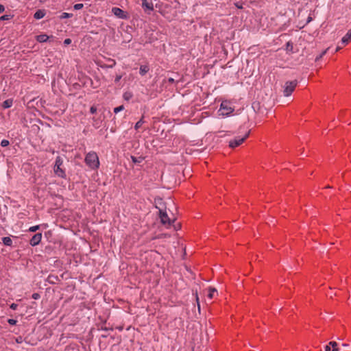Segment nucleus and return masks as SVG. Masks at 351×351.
<instances>
[{
    "label": "nucleus",
    "mask_w": 351,
    "mask_h": 351,
    "mask_svg": "<svg viewBox=\"0 0 351 351\" xmlns=\"http://www.w3.org/2000/svg\"><path fill=\"white\" fill-rule=\"evenodd\" d=\"M84 162L92 169H97L99 167V157L95 152H88L86 155Z\"/></svg>",
    "instance_id": "1"
},
{
    "label": "nucleus",
    "mask_w": 351,
    "mask_h": 351,
    "mask_svg": "<svg viewBox=\"0 0 351 351\" xmlns=\"http://www.w3.org/2000/svg\"><path fill=\"white\" fill-rule=\"evenodd\" d=\"M63 164V160L60 156H57L55 161V165L53 167V171L56 176L60 178H65L66 175L64 169H62V165Z\"/></svg>",
    "instance_id": "2"
},
{
    "label": "nucleus",
    "mask_w": 351,
    "mask_h": 351,
    "mask_svg": "<svg viewBox=\"0 0 351 351\" xmlns=\"http://www.w3.org/2000/svg\"><path fill=\"white\" fill-rule=\"evenodd\" d=\"M298 84V82L297 80L286 82L285 84V86H284V90H283L284 95L285 97L290 96L292 94V93L294 91Z\"/></svg>",
    "instance_id": "3"
},
{
    "label": "nucleus",
    "mask_w": 351,
    "mask_h": 351,
    "mask_svg": "<svg viewBox=\"0 0 351 351\" xmlns=\"http://www.w3.org/2000/svg\"><path fill=\"white\" fill-rule=\"evenodd\" d=\"M250 134V130H248L243 137H236L234 139L230 141L229 147L231 148H235L241 145L249 136Z\"/></svg>",
    "instance_id": "4"
},
{
    "label": "nucleus",
    "mask_w": 351,
    "mask_h": 351,
    "mask_svg": "<svg viewBox=\"0 0 351 351\" xmlns=\"http://www.w3.org/2000/svg\"><path fill=\"white\" fill-rule=\"evenodd\" d=\"M159 216L161 223L163 225L167 226V227H169L172 223L175 222V219H170L167 212L162 209L159 210Z\"/></svg>",
    "instance_id": "5"
},
{
    "label": "nucleus",
    "mask_w": 351,
    "mask_h": 351,
    "mask_svg": "<svg viewBox=\"0 0 351 351\" xmlns=\"http://www.w3.org/2000/svg\"><path fill=\"white\" fill-rule=\"evenodd\" d=\"M219 110L221 111L222 115L228 116L233 112L234 108L230 106V104L228 101H222Z\"/></svg>",
    "instance_id": "6"
},
{
    "label": "nucleus",
    "mask_w": 351,
    "mask_h": 351,
    "mask_svg": "<svg viewBox=\"0 0 351 351\" xmlns=\"http://www.w3.org/2000/svg\"><path fill=\"white\" fill-rule=\"evenodd\" d=\"M112 12L119 19H127L128 18L127 12L119 8H112Z\"/></svg>",
    "instance_id": "7"
},
{
    "label": "nucleus",
    "mask_w": 351,
    "mask_h": 351,
    "mask_svg": "<svg viewBox=\"0 0 351 351\" xmlns=\"http://www.w3.org/2000/svg\"><path fill=\"white\" fill-rule=\"evenodd\" d=\"M142 8L145 12L149 14L152 11L154 10V4L152 0H143Z\"/></svg>",
    "instance_id": "8"
},
{
    "label": "nucleus",
    "mask_w": 351,
    "mask_h": 351,
    "mask_svg": "<svg viewBox=\"0 0 351 351\" xmlns=\"http://www.w3.org/2000/svg\"><path fill=\"white\" fill-rule=\"evenodd\" d=\"M41 239L42 233H36L32 237L29 243L32 246H36L40 243Z\"/></svg>",
    "instance_id": "9"
},
{
    "label": "nucleus",
    "mask_w": 351,
    "mask_h": 351,
    "mask_svg": "<svg viewBox=\"0 0 351 351\" xmlns=\"http://www.w3.org/2000/svg\"><path fill=\"white\" fill-rule=\"evenodd\" d=\"M351 40V30L349 31L341 40L343 45H346Z\"/></svg>",
    "instance_id": "10"
},
{
    "label": "nucleus",
    "mask_w": 351,
    "mask_h": 351,
    "mask_svg": "<svg viewBox=\"0 0 351 351\" xmlns=\"http://www.w3.org/2000/svg\"><path fill=\"white\" fill-rule=\"evenodd\" d=\"M46 14V11L45 10H38L34 14V18L35 19L39 20L43 19Z\"/></svg>",
    "instance_id": "11"
},
{
    "label": "nucleus",
    "mask_w": 351,
    "mask_h": 351,
    "mask_svg": "<svg viewBox=\"0 0 351 351\" xmlns=\"http://www.w3.org/2000/svg\"><path fill=\"white\" fill-rule=\"evenodd\" d=\"M49 38L47 34H40L36 36V40L39 43H45L48 40Z\"/></svg>",
    "instance_id": "12"
},
{
    "label": "nucleus",
    "mask_w": 351,
    "mask_h": 351,
    "mask_svg": "<svg viewBox=\"0 0 351 351\" xmlns=\"http://www.w3.org/2000/svg\"><path fill=\"white\" fill-rule=\"evenodd\" d=\"M149 71L148 65H141L139 69V73L141 75H145Z\"/></svg>",
    "instance_id": "13"
},
{
    "label": "nucleus",
    "mask_w": 351,
    "mask_h": 351,
    "mask_svg": "<svg viewBox=\"0 0 351 351\" xmlns=\"http://www.w3.org/2000/svg\"><path fill=\"white\" fill-rule=\"evenodd\" d=\"M13 104V99H6L5 100L3 103H2V107L3 108H10Z\"/></svg>",
    "instance_id": "14"
},
{
    "label": "nucleus",
    "mask_w": 351,
    "mask_h": 351,
    "mask_svg": "<svg viewBox=\"0 0 351 351\" xmlns=\"http://www.w3.org/2000/svg\"><path fill=\"white\" fill-rule=\"evenodd\" d=\"M3 243L6 246H11L12 244V241L10 237H5L2 238Z\"/></svg>",
    "instance_id": "15"
},
{
    "label": "nucleus",
    "mask_w": 351,
    "mask_h": 351,
    "mask_svg": "<svg viewBox=\"0 0 351 351\" xmlns=\"http://www.w3.org/2000/svg\"><path fill=\"white\" fill-rule=\"evenodd\" d=\"M116 65V61L113 59L109 60V64L101 66L102 68H112Z\"/></svg>",
    "instance_id": "16"
},
{
    "label": "nucleus",
    "mask_w": 351,
    "mask_h": 351,
    "mask_svg": "<svg viewBox=\"0 0 351 351\" xmlns=\"http://www.w3.org/2000/svg\"><path fill=\"white\" fill-rule=\"evenodd\" d=\"M143 119H144V116H143V117H141V119L138 122H136V124H135V125H134V128H135V130H138V129L141 127V125H143V123H144V120H143Z\"/></svg>",
    "instance_id": "17"
},
{
    "label": "nucleus",
    "mask_w": 351,
    "mask_h": 351,
    "mask_svg": "<svg viewBox=\"0 0 351 351\" xmlns=\"http://www.w3.org/2000/svg\"><path fill=\"white\" fill-rule=\"evenodd\" d=\"M216 292H217V290L215 288L210 287L208 289V297L209 298L212 299L214 297L215 293H216Z\"/></svg>",
    "instance_id": "18"
},
{
    "label": "nucleus",
    "mask_w": 351,
    "mask_h": 351,
    "mask_svg": "<svg viewBox=\"0 0 351 351\" xmlns=\"http://www.w3.org/2000/svg\"><path fill=\"white\" fill-rule=\"evenodd\" d=\"M73 16V14L71 13H67V12H62L61 15L60 16V19L71 18Z\"/></svg>",
    "instance_id": "19"
},
{
    "label": "nucleus",
    "mask_w": 351,
    "mask_h": 351,
    "mask_svg": "<svg viewBox=\"0 0 351 351\" xmlns=\"http://www.w3.org/2000/svg\"><path fill=\"white\" fill-rule=\"evenodd\" d=\"M329 346L332 347V351H339V348H337V343L335 341H330Z\"/></svg>",
    "instance_id": "20"
},
{
    "label": "nucleus",
    "mask_w": 351,
    "mask_h": 351,
    "mask_svg": "<svg viewBox=\"0 0 351 351\" xmlns=\"http://www.w3.org/2000/svg\"><path fill=\"white\" fill-rule=\"evenodd\" d=\"M328 50V48L323 51L318 56L316 57L315 61H319L322 58V57L326 53L327 51Z\"/></svg>",
    "instance_id": "21"
},
{
    "label": "nucleus",
    "mask_w": 351,
    "mask_h": 351,
    "mask_svg": "<svg viewBox=\"0 0 351 351\" xmlns=\"http://www.w3.org/2000/svg\"><path fill=\"white\" fill-rule=\"evenodd\" d=\"M123 109H124V107H123V105L119 106L116 107V108H114V113H118V112L122 111Z\"/></svg>",
    "instance_id": "22"
},
{
    "label": "nucleus",
    "mask_w": 351,
    "mask_h": 351,
    "mask_svg": "<svg viewBox=\"0 0 351 351\" xmlns=\"http://www.w3.org/2000/svg\"><path fill=\"white\" fill-rule=\"evenodd\" d=\"M39 228H40V226H38V225L34 226L29 228V231L32 232H34L37 231Z\"/></svg>",
    "instance_id": "23"
},
{
    "label": "nucleus",
    "mask_w": 351,
    "mask_h": 351,
    "mask_svg": "<svg viewBox=\"0 0 351 351\" xmlns=\"http://www.w3.org/2000/svg\"><path fill=\"white\" fill-rule=\"evenodd\" d=\"M9 144H10L9 141H8V140H6V139H3V140H2V141H1V145L2 147H7V146H8V145H9Z\"/></svg>",
    "instance_id": "24"
},
{
    "label": "nucleus",
    "mask_w": 351,
    "mask_h": 351,
    "mask_svg": "<svg viewBox=\"0 0 351 351\" xmlns=\"http://www.w3.org/2000/svg\"><path fill=\"white\" fill-rule=\"evenodd\" d=\"M10 19H11V16L8 15V14L3 15L0 17L1 21H7V20H10Z\"/></svg>",
    "instance_id": "25"
},
{
    "label": "nucleus",
    "mask_w": 351,
    "mask_h": 351,
    "mask_svg": "<svg viewBox=\"0 0 351 351\" xmlns=\"http://www.w3.org/2000/svg\"><path fill=\"white\" fill-rule=\"evenodd\" d=\"M292 49H293V45H292V43H291L290 42H288L286 44V50H287V51H292Z\"/></svg>",
    "instance_id": "26"
},
{
    "label": "nucleus",
    "mask_w": 351,
    "mask_h": 351,
    "mask_svg": "<svg viewBox=\"0 0 351 351\" xmlns=\"http://www.w3.org/2000/svg\"><path fill=\"white\" fill-rule=\"evenodd\" d=\"M84 7V5L82 3H77L74 5L73 8L75 10H78L82 9Z\"/></svg>",
    "instance_id": "27"
},
{
    "label": "nucleus",
    "mask_w": 351,
    "mask_h": 351,
    "mask_svg": "<svg viewBox=\"0 0 351 351\" xmlns=\"http://www.w3.org/2000/svg\"><path fill=\"white\" fill-rule=\"evenodd\" d=\"M132 94L130 93H125L123 95V97L125 100H129L132 97Z\"/></svg>",
    "instance_id": "28"
},
{
    "label": "nucleus",
    "mask_w": 351,
    "mask_h": 351,
    "mask_svg": "<svg viewBox=\"0 0 351 351\" xmlns=\"http://www.w3.org/2000/svg\"><path fill=\"white\" fill-rule=\"evenodd\" d=\"M32 298L34 300H38L40 298V295L38 293H34L32 295Z\"/></svg>",
    "instance_id": "29"
},
{
    "label": "nucleus",
    "mask_w": 351,
    "mask_h": 351,
    "mask_svg": "<svg viewBox=\"0 0 351 351\" xmlns=\"http://www.w3.org/2000/svg\"><path fill=\"white\" fill-rule=\"evenodd\" d=\"M8 322L10 324V325H15L17 322V321L16 319H9L8 320Z\"/></svg>",
    "instance_id": "30"
},
{
    "label": "nucleus",
    "mask_w": 351,
    "mask_h": 351,
    "mask_svg": "<svg viewBox=\"0 0 351 351\" xmlns=\"http://www.w3.org/2000/svg\"><path fill=\"white\" fill-rule=\"evenodd\" d=\"M97 112V108L95 106H92L90 108V112L94 114Z\"/></svg>",
    "instance_id": "31"
},
{
    "label": "nucleus",
    "mask_w": 351,
    "mask_h": 351,
    "mask_svg": "<svg viewBox=\"0 0 351 351\" xmlns=\"http://www.w3.org/2000/svg\"><path fill=\"white\" fill-rule=\"evenodd\" d=\"M71 43V40L70 38H66L64 40V44L65 45H70Z\"/></svg>",
    "instance_id": "32"
},
{
    "label": "nucleus",
    "mask_w": 351,
    "mask_h": 351,
    "mask_svg": "<svg viewBox=\"0 0 351 351\" xmlns=\"http://www.w3.org/2000/svg\"><path fill=\"white\" fill-rule=\"evenodd\" d=\"M10 308L12 309V310H16L17 307H18V304H15V303H12L11 305H10Z\"/></svg>",
    "instance_id": "33"
},
{
    "label": "nucleus",
    "mask_w": 351,
    "mask_h": 351,
    "mask_svg": "<svg viewBox=\"0 0 351 351\" xmlns=\"http://www.w3.org/2000/svg\"><path fill=\"white\" fill-rule=\"evenodd\" d=\"M121 77L122 76L121 75H117L114 80L115 82H119Z\"/></svg>",
    "instance_id": "34"
},
{
    "label": "nucleus",
    "mask_w": 351,
    "mask_h": 351,
    "mask_svg": "<svg viewBox=\"0 0 351 351\" xmlns=\"http://www.w3.org/2000/svg\"><path fill=\"white\" fill-rule=\"evenodd\" d=\"M16 341L18 343H22L23 341V339L21 337H19L18 338L16 339Z\"/></svg>",
    "instance_id": "35"
},
{
    "label": "nucleus",
    "mask_w": 351,
    "mask_h": 351,
    "mask_svg": "<svg viewBox=\"0 0 351 351\" xmlns=\"http://www.w3.org/2000/svg\"><path fill=\"white\" fill-rule=\"evenodd\" d=\"M196 301H197V303L198 309L199 310L200 309V305H199V298H198L197 294H196Z\"/></svg>",
    "instance_id": "36"
},
{
    "label": "nucleus",
    "mask_w": 351,
    "mask_h": 351,
    "mask_svg": "<svg viewBox=\"0 0 351 351\" xmlns=\"http://www.w3.org/2000/svg\"><path fill=\"white\" fill-rule=\"evenodd\" d=\"M174 82H175V80H174V79H173V78H172V77H169V78L168 79V82H169V83H171V84L174 83Z\"/></svg>",
    "instance_id": "37"
},
{
    "label": "nucleus",
    "mask_w": 351,
    "mask_h": 351,
    "mask_svg": "<svg viewBox=\"0 0 351 351\" xmlns=\"http://www.w3.org/2000/svg\"><path fill=\"white\" fill-rule=\"evenodd\" d=\"M5 10V8L3 5L0 4V13L3 12Z\"/></svg>",
    "instance_id": "38"
},
{
    "label": "nucleus",
    "mask_w": 351,
    "mask_h": 351,
    "mask_svg": "<svg viewBox=\"0 0 351 351\" xmlns=\"http://www.w3.org/2000/svg\"><path fill=\"white\" fill-rule=\"evenodd\" d=\"M325 351H331L329 344L325 347Z\"/></svg>",
    "instance_id": "39"
},
{
    "label": "nucleus",
    "mask_w": 351,
    "mask_h": 351,
    "mask_svg": "<svg viewBox=\"0 0 351 351\" xmlns=\"http://www.w3.org/2000/svg\"><path fill=\"white\" fill-rule=\"evenodd\" d=\"M132 161H133L134 162H137V160H136V158H135V157L132 156Z\"/></svg>",
    "instance_id": "40"
},
{
    "label": "nucleus",
    "mask_w": 351,
    "mask_h": 351,
    "mask_svg": "<svg viewBox=\"0 0 351 351\" xmlns=\"http://www.w3.org/2000/svg\"><path fill=\"white\" fill-rule=\"evenodd\" d=\"M341 47H341V46H338V47L336 48L335 51H336V52H337V51H338L340 49H341Z\"/></svg>",
    "instance_id": "41"
},
{
    "label": "nucleus",
    "mask_w": 351,
    "mask_h": 351,
    "mask_svg": "<svg viewBox=\"0 0 351 351\" xmlns=\"http://www.w3.org/2000/svg\"><path fill=\"white\" fill-rule=\"evenodd\" d=\"M236 6H237L238 8H239V9H241V8H242V6H241V5L240 6V5H238L237 3H236Z\"/></svg>",
    "instance_id": "42"
},
{
    "label": "nucleus",
    "mask_w": 351,
    "mask_h": 351,
    "mask_svg": "<svg viewBox=\"0 0 351 351\" xmlns=\"http://www.w3.org/2000/svg\"><path fill=\"white\" fill-rule=\"evenodd\" d=\"M343 346L344 347H346V346H348V344H343Z\"/></svg>",
    "instance_id": "43"
}]
</instances>
